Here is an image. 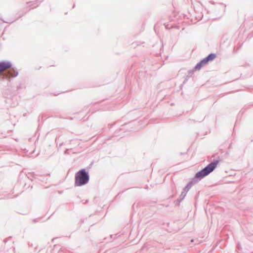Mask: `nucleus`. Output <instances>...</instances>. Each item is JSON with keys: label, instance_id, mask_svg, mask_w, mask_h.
<instances>
[{"label": "nucleus", "instance_id": "nucleus-5", "mask_svg": "<svg viewBox=\"0 0 253 253\" xmlns=\"http://www.w3.org/2000/svg\"><path fill=\"white\" fill-rule=\"evenodd\" d=\"M18 75V73L14 70L13 69H12L11 67L9 69H8V71L5 74V77L7 78H9L10 77H15L17 76Z\"/></svg>", "mask_w": 253, "mask_h": 253}, {"label": "nucleus", "instance_id": "nucleus-1", "mask_svg": "<svg viewBox=\"0 0 253 253\" xmlns=\"http://www.w3.org/2000/svg\"><path fill=\"white\" fill-rule=\"evenodd\" d=\"M89 180V176L84 169L79 171L75 175V184L76 186H80L86 184Z\"/></svg>", "mask_w": 253, "mask_h": 253}, {"label": "nucleus", "instance_id": "nucleus-2", "mask_svg": "<svg viewBox=\"0 0 253 253\" xmlns=\"http://www.w3.org/2000/svg\"><path fill=\"white\" fill-rule=\"evenodd\" d=\"M217 163V161L211 163L203 170L198 172L196 175V177L202 178L208 175L213 170V169L216 167Z\"/></svg>", "mask_w": 253, "mask_h": 253}, {"label": "nucleus", "instance_id": "nucleus-3", "mask_svg": "<svg viewBox=\"0 0 253 253\" xmlns=\"http://www.w3.org/2000/svg\"><path fill=\"white\" fill-rule=\"evenodd\" d=\"M216 57L215 54H210L208 57L203 59L200 63L197 64L195 67L196 70H200L201 68L207 64L209 61L213 60Z\"/></svg>", "mask_w": 253, "mask_h": 253}, {"label": "nucleus", "instance_id": "nucleus-4", "mask_svg": "<svg viewBox=\"0 0 253 253\" xmlns=\"http://www.w3.org/2000/svg\"><path fill=\"white\" fill-rule=\"evenodd\" d=\"M11 67V64L9 62H0V75L5 76L8 69Z\"/></svg>", "mask_w": 253, "mask_h": 253}]
</instances>
